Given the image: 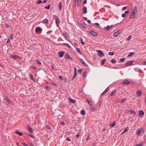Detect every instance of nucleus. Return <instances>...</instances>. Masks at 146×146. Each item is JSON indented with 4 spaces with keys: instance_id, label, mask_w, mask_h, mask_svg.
Instances as JSON below:
<instances>
[{
    "instance_id": "obj_9",
    "label": "nucleus",
    "mask_w": 146,
    "mask_h": 146,
    "mask_svg": "<svg viewBox=\"0 0 146 146\" xmlns=\"http://www.w3.org/2000/svg\"><path fill=\"white\" fill-rule=\"evenodd\" d=\"M42 31V29L39 27L36 28L35 29V31L36 33H38L39 32H40Z\"/></svg>"
},
{
    "instance_id": "obj_43",
    "label": "nucleus",
    "mask_w": 146,
    "mask_h": 146,
    "mask_svg": "<svg viewBox=\"0 0 146 146\" xmlns=\"http://www.w3.org/2000/svg\"><path fill=\"white\" fill-rule=\"evenodd\" d=\"M76 50L77 52H78L79 53H80V54H81V52L80 51V49L79 48H76Z\"/></svg>"
},
{
    "instance_id": "obj_45",
    "label": "nucleus",
    "mask_w": 146,
    "mask_h": 146,
    "mask_svg": "<svg viewBox=\"0 0 146 146\" xmlns=\"http://www.w3.org/2000/svg\"><path fill=\"white\" fill-rule=\"evenodd\" d=\"M6 100L9 104H10L11 103V101L9 99L7 98L6 99Z\"/></svg>"
},
{
    "instance_id": "obj_62",
    "label": "nucleus",
    "mask_w": 146,
    "mask_h": 146,
    "mask_svg": "<svg viewBox=\"0 0 146 146\" xmlns=\"http://www.w3.org/2000/svg\"><path fill=\"white\" fill-rule=\"evenodd\" d=\"M59 78L60 79H61V80H62L63 79V78H62V77L60 76H59Z\"/></svg>"
},
{
    "instance_id": "obj_3",
    "label": "nucleus",
    "mask_w": 146,
    "mask_h": 146,
    "mask_svg": "<svg viewBox=\"0 0 146 146\" xmlns=\"http://www.w3.org/2000/svg\"><path fill=\"white\" fill-rule=\"evenodd\" d=\"M54 18L56 20V24L57 26H58L59 24V20L58 18V17L57 16H55L54 17Z\"/></svg>"
},
{
    "instance_id": "obj_63",
    "label": "nucleus",
    "mask_w": 146,
    "mask_h": 146,
    "mask_svg": "<svg viewBox=\"0 0 146 146\" xmlns=\"http://www.w3.org/2000/svg\"><path fill=\"white\" fill-rule=\"evenodd\" d=\"M11 42L10 41V39L9 38L7 39V42L8 43V42Z\"/></svg>"
},
{
    "instance_id": "obj_60",
    "label": "nucleus",
    "mask_w": 146,
    "mask_h": 146,
    "mask_svg": "<svg viewBox=\"0 0 146 146\" xmlns=\"http://www.w3.org/2000/svg\"><path fill=\"white\" fill-rule=\"evenodd\" d=\"M90 137H89V135H88L86 138V141L89 139H90Z\"/></svg>"
},
{
    "instance_id": "obj_14",
    "label": "nucleus",
    "mask_w": 146,
    "mask_h": 146,
    "mask_svg": "<svg viewBox=\"0 0 146 146\" xmlns=\"http://www.w3.org/2000/svg\"><path fill=\"white\" fill-rule=\"evenodd\" d=\"M86 101L88 103V104L91 106L93 105V103L92 101L87 100Z\"/></svg>"
},
{
    "instance_id": "obj_30",
    "label": "nucleus",
    "mask_w": 146,
    "mask_h": 146,
    "mask_svg": "<svg viewBox=\"0 0 146 146\" xmlns=\"http://www.w3.org/2000/svg\"><path fill=\"white\" fill-rule=\"evenodd\" d=\"M131 35H130L126 39V40H127V41H129L130 39H131Z\"/></svg>"
},
{
    "instance_id": "obj_61",
    "label": "nucleus",
    "mask_w": 146,
    "mask_h": 146,
    "mask_svg": "<svg viewBox=\"0 0 146 146\" xmlns=\"http://www.w3.org/2000/svg\"><path fill=\"white\" fill-rule=\"evenodd\" d=\"M86 2H87V0H85V1H84L83 2V5H84V4H85L86 3Z\"/></svg>"
},
{
    "instance_id": "obj_15",
    "label": "nucleus",
    "mask_w": 146,
    "mask_h": 146,
    "mask_svg": "<svg viewBox=\"0 0 146 146\" xmlns=\"http://www.w3.org/2000/svg\"><path fill=\"white\" fill-rule=\"evenodd\" d=\"M19 57L17 56H16V55L13 56V55H11V56L10 57L11 58H12L15 60H16V58H19Z\"/></svg>"
},
{
    "instance_id": "obj_58",
    "label": "nucleus",
    "mask_w": 146,
    "mask_h": 146,
    "mask_svg": "<svg viewBox=\"0 0 146 146\" xmlns=\"http://www.w3.org/2000/svg\"><path fill=\"white\" fill-rule=\"evenodd\" d=\"M138 72H139L143 73V70H141L140 69L138 70Z\"/></svg>"
},
{
    "instance_id": "obj_4",
    "label": "nucleus",
    "mask_w": 146,
    "mask_h": 146,
    "mask_svg": "<svg viewBox=\"0 0 146 146\" xmlns=\"http://www.w3.org/2000/svg\"><path fill=\"white\" fill-rule=\"evenodd\" d=\"M98 55L100 57H102L104 56V53L102 52L101 50H98Z\"/></svg>"
},
{
    "instance_id": "obj_41",
    "label": "nucleus",
    "mask_w": 146,
    "mask_h": 146,
    "mask_svg": "<svg viewBox=\"0 0 146 146\" xmlns=\"http://www.w3.org/2000/svg\"><path fill=\"white\" fill-rule=\"evenodd\" d=\"M80 40H81V42L82 44L83 45H84L85 44V43L84 42H83L82 39V38H81Z\"/></svg>"
},
{
    "instance_id": "obj_36",
    "label": "nucleus",
    "mask_w": 146,
    "mask_h": 146,
    "mask_svg": "<svg viewBox=\"0 0 146 146\" xmlns=\"http://www.w3.org/2000/svg\"><path fill=\"white\" fill-rule=\"evenodd\" d=\"M118 33H117V32H115L113 34V36H117L118 35Z\"/></svg>"
},
{
    "instance_id": "obj_47",
    "label": "nucleus",
    "mask_w": 146,
    "mask_h": 146,
    "mask_svg": "<svg viewBox=\"0 0 146 146\" xmlns=\"http://www.w3.org/2000/svg\"><path fill=\"white\" fill-rule=\"evenodd\" d=\"M44 22L46 23H47L48 22V21L47 19H45L44 20Z\"/></svg>"
},
{
    "instance_id": "obj_8",
    "label": "nucleus",
    "mask_w": 146,
    "mask_h": 146,
    "mask_svg": "<svg viewBox=\"0 0 146 146\" xmlns=\"http://www.w3.org/2000/svg\"><path fill=\"white\" fill-rule=\"evenodd\" d=\"M64 57L66 59H69L71 60L72 59V58L70 57L68 54L67 53L65 54Z\"/></svg>"
},
{
    "instance_id": "obj_26",
    "label": "nucleus",
    "mask_w": 146,
    "mask_h": 146,
    "mask_svg": "<svg viewBox=\"0 0 146 146\" xmlns=\"http://www.w3.org/2000/svg\"><path fill=\"white\" fill-rule=\"evenodd\" d=\"M81 1V0H77V5L78 7L80 6Z\"/></svg>"
},
{
    "instance_id": "obj_53",
    "label": "nucleus",
    "mask_w": 146,
    "mask_h": 146,
    "mask_svg": "<svg viewBox=\"0 0 146 146\" xmlns=\"http://www.w3.org/2000/svg\"><path fill=\"white\" fill-rule=\"evenodd\" d=\"M36 62H37L38 64H42L41 62H39L38 60H37L36 61Z\"/></svg>"
},
{
    "instance_id": "obj_13",
    "label": "nucleus",
    "mask_w": 146,
    "mask_h": 146,
    "mask_svg": "<svg viewBox=\"0 0 146 146\" xmlns=\"http://www.w3.org/2000/svg\"><path fill=\"white\" fill-rule=\"evenodd\" d=\"M137 7L136 6H135L134 7V11L132 13H134V14H136L137 13Z\"/></svg>"
},
{
    "instance_id": "obj_34",
    "label": "nucleus",
    "mask_w": 146,
    "mask_h": 146,
    "mask_svg": "<svg viewBox=\"0 0 146 146\" xmlns=\"http://www.w3.org/2000/svg\"><path fill=\"white\" fill-rule=\"evenodd\" d=\"M87 75V73L85 72H84V73L83 74V76L84 77H86Z\"/></svg>"
},
{
    "instance_id": "obj_21",
    "label": "nucleus",
    "mask_w": 146,
    "mask_h": 146,
    "mask_svg": "<svg viewBox=\"0 0 146 146\" xmlns=\"http://www.w3.org/2000/svg\"><path fill=\"white\" fill-rule=\"evenodd\" d=\"M80 113L83 115H84L86 114L85 111L84 110H82L80 112Z\"/></svg>"
},
{
    "instance_id": "obj_24",
    "label": "nucleus",
    "mask_w": 146,
    "mask_h": 146,
    "mask_svg": "<svg viewBox=\"0 0 146 146\" xmlns=\"http://www.w3.org/2000/svg\"><path fill=\"white\" fill-rule=\"evenodd\" d=\"M139 115H143L144 114V112L142 110H141L139 111Z\"/></svg>"
},
{
    "instance_id": "obj_29",
    "label": "nucleus",
    "mask_w": 146,
    "mask_h": 146,
    "mask_svg": "<svg viewBox=\"0 0 146 146\" xmlns=\"http://www.w3.org/2000/svg\"><path fill=\"white\" fill-rule=\"evenodd\" d=\"M135 15V14H134V13H132L129 16L130 18L131 19Z\"/></svg>"
},
{
    "instance_id": "obj_40",
    "label": "nucleus",
    "mask_w": 146,
    "mask_h": 146,
    "mask_svg": "<svg viewBox=\"0 0 146 146\" xmlns=\"http://www.w3.org/2000/svg\"><path fill=\"white\" fill-rule=\"evenodd\" d=\"M51 84H53L55 86H56L57 85L52 81H51Z\"/></svg>"
},
{
    "instance_id": "obj_10",
    "label": "nucleus",
    "mask_w": 146,
    "mask_h": 146,
    "mask_svg": "<svg viewBox=\"0 0 146 146\" xmlns=\"http://www.w3.org/2000/svg\"><path fill=\"white\" fill-rule=\"evenodd\" d=\"M109 90V88L108 87L105 90V91L102 93V94H101V95H103L104 94H106L108 91Z\"/></svg>"
},
{
    "instance_id": "obj_49",
    "label": "nucleus",
    "mask_w": 146,
    "mask_h": 146,
    "mask_svg": "<svg viewBox=\"0 0 146 146\" xmlns=\"http://www.w3.org/2000/svg\"><path fill=\"white\" fill-rule=\"evenodd\" d=\"M127 7H123L122 9V10L123 11H124L126 9Z\"/></svg>"
},
{
    "instance_id": "obj_37",
    "label": "nucleus",
    "mask_w": 146,
    "mask_h": 146,
    "mask_svg": "<svg viewBox=\"0 0 146 146\" xmlns=\"http://www.w3.org/2000/svg\"><path fill=\"white\" fill-rule=\"evenodd\" d=\"M111 62L113 63H115L116 62V60L115 59H113L111 60Z\"/></svg>"
},
{
    "instance_id": "obj_46",
    "label": "nucleus",
    "mask_w": 146,
    "mask_h": 146,
    "mask_svg": "<svg viewBox=\"0 0 146 146\" xmlns=\"http://www.w3.org/2000/svg\"><path fill=\"white\" fill-rule=\"evenodd\" d=\"M42 3V1L41 0H38L37 2V3L38 4Z\"/></svg>"
},
{
    "instance_id": "obj_57",
    "label": "nucleus",
    "mask_w": 146,
    "mask_h": 146,
    "mask_svg": "<svg viewBox=\"0 0 146 146\" xmlns=\"http://www.w3.org/2000/svg\"><path fill=\"white\" fill-rule=\"evenodd\" d=\"M129 11L128 10L127 11L125 12V15L128 14L129 13Z\"/></svg>"
},
{
    "instance_id": "obj_52",
    "label": "nucleus",
    "mask_w": 146,
    "mask_h": 146,
    "mask_svg": "<svg viewBox=\"0 0 146 146\" xmlns=\"http://www.w3.org/2000/svg\"><path fill=\"white\" fill-rule=\"evenodd\" d=\"M142 64L143 65H146V61L143 62L142 63Z\"/></svg>"
},
{
    "instance_id": "obj_38",
    "label": "nucleus",
    "mask_w": 146,
    "mask_h": 146,
    "mask_svg": "<svg viewBox=\"0 0 146 146\" xmlns=\"http://www.w3.org/2000/svg\"><path fill=\"white\" fill-rule=\"evenodd\" d=\"M63 45H66L67 46H68L69 48H71V46L69 45V44L67 43H63Z\"/></svg>"
},
{
    "instance_id": "obj_51",
    "label": "nucleus",
    "mask_w": 146,
    "mask_h": 146,
    "mask_svg": "<svg viewBox=\"0 0 146 146\" xmlns=\"http://www.w3.org/2000/svg\"><path fill=\"white\" fill-rule=\"evenodd\" d=\"M76 76L75 75H74L73 78L72 79V81H73L74 79L76 77Z\"/></svg>"
},
{
    "instance_id": "obj_27",
    "label": "nucleus",
    "mask_w": 146,
    "mask_h": 146,
    "mask_svg": "<svg viewBox=\"0 0 146 146\" xmlns=\"http://www.w3.org/2000/svg\"><path fill=\"white\" fill-rule=\"evenodd\" d=\"M115 125V123L114 122L110 124V126L111 127H113Z\"/></svg>"
},
{
    "instance_id": "obj_22",
    "label": "nucleus",
    "mask_w": 146,
    "mask_h": 146,
    "mask_svg": "<svg viewBox=\"0 0 146 146\" xmlns=\"http://www.w3.org/2000/svg\"><path fill=\"white\" fill-rule=\"evenodd\" d=\"M29 76L31 77V79L34 82L35 81V80L33 76L31 74H29Z\"/></svg>"
},
{
    "instance_id": "obj_50",
    "label": "nucleus",
    "mask_w": 146,
    "mask_h": 146,
    "mask_svg": "<svg viewBox=\"0 0 146 146\" xmlns=\"http://www.w3.org/2000/svg\"><path fill=\"white\" fill-rule=\"evenodd\" d=\"M78 72L81 73L82 72V69H79L78 70Z\"/></svg>"
},
{
    "instance_id": "obj_7",
    "label": "nucleus",
    "mask_w": 146,
    "mask_h": 146,
    "mask_svg": "<svg viewBox=\"0 0 146 146\" xmlns=\"http://www.w3.org/2000/svg\"><path fill=\"white\" fill-rule=\"evenodd\" d=\"M142 93V91L141 90H138L136 93V95L137 96L140 97L141 96Z\"/></svg>"
},
{
    "instance_id": "obj_16",
    "label": "nucleus",
    "mask_w": 146,
    "mask_h": 146,
    "mask_svg": "<svg viewBox=\"0 0 146 146\" xmlns=\"http://www.w3.org/2000/svg\"><path fill=\"white\" fill-rule=\"evenodd\" d=\"M69 100L70 103H72L73 104H74L76 102V101L75 100L72 99L70 98H69Z\"/></svg>"
},
{
    "instance_id": "obj_20",
    "label": "nucleus",
    "mask_w": 146,
    "mask_h": 146,
    "mask_svg": "<svg viewBox=\"0 0 146 146\" xmlns=\"http://www.w3.org/2000/svg\"><path fill=\"white\" fill-rule=\"evenodd\" d=\"M58 7L60 11H61L62 8V5L61 2H60L58 5Z\"/></svg>"
},
{
    "instance_id": "obj_54",
    "label": "nucleus",
    "mask_w": 146,
    "mask_h": 146,
    "mask_svg": "<svg viewBox=\"0 0 146 146\" xmlns=\"http://www.w3.org/2000/svg\"><path fill=\"white\" fill-rule=\"evenodd\" d=\"M31 67H32V68H34L35 70H36L37 69V68L35 66H31Z\"/></svg>"
},
{
    "instance_id": "obj_17",
    "label": "nucleus",
    "mask_w": 146,
    "mask_h": 146,
    "mask_svg": "<svg viewBox=\"0 0 146 146\" xmlns=\"http://www.w3.org/2000/svg\"><path fill=\"white\" fill-rule=\"evenodd\" d=\"M80 61L82 62V63L84 64L85 66H88V65L86 64L84 61V60L82 59H80Z\"/></svg>"
},
{
    "instance_id": "obj_35",
    "label": "nucleus",
    "mask_w": 146,
    "mask_h": 146,
    "mask_svg": "<svg viewBox=\"0 0 146 146\" xmlns=\"http://www.w3.org/2000/svg\"><path fill=\"white\" fill-rule=\"evenodd\" d=\"M125 60V58H121L120 59L119 61L121 62H123Z\"/></svg>"
},
{
    "instance_id": "obj_25",
    "label": "nucleus",
    "mask_w": 146,
    "mask_h": 146,
    "mask_svg": "<svg viewBox=\"0 0 146 146\" xmlns=\"http://www.w3.org/2000/svg\"><path fill=\"white\" fill-rule=\"evenodd\" d=\"M129 112L130 113V114L134 113V114H135L136 113V112H135L134 111H133V110H130L129 111Z\"/></svg>"
},
{
    "instance_id": "obj_23",
    "label": "nucleus",
    "mask_w": 146,
    "mask_h": 146,
    "mask_svg": "<svg viewBox=\"0 0 146 146\" xmlns=\"http://www.w3.org/2000/svg\"><path fill=\"white\" fill-rule=\"evenodd\" d=\"M135 53L134 52H130L128 54V56L130 57L133 56L135 54Z\"/></svg>"
},
{
    "instance_id": "obj_11",
    "label": "nucleus",
    "mask_w": 146,
    "mask_h": 146,
    "mask_svg": "<svg viewBox=\"0 0 146 146\" xmlns=\"http://www.w3.org/2000/svg\"><path fill=\"white\" fill-rule=\"evenodd\" d=\"M130 84V82L128 80H125L122 83V84L123 85L124 84Z\"/></svg>"
},
{
    "instance_id": "obj_55",
    "label": "nucleus",
    "mask_w": 146,
    "mask_h": 146,
    "mask_svg": "<svg viewBox=\"0 0 146 146\" xmlns=\"http://www.w3.org/2000/svg\"><path fill=\"white\" fill-rule=\"evenodd\" d=\"M66 140H67V141H71V140L68 137L67 138Z\"/></svg>"
},
{
    "instance_id": "obj_48",
    "label": "nucleus",
    "mask_w": 146,
    "mask_h": 146,
    "mask_svg": "<svg viewBox=\"0 0 146 146\" xmlns=\"http://www.w3.org/2000/svg\"><path fill=\"white\" fill-rule=\"evenodd\" d=\"M10 37L11 39H13L14 38V37L13 35H11V36H10Z\"/></svg>"
},
{
    "instance_id": "obj_2",
    "label": "nucleus",
    "mask_w": 146,
    "mask_h": 146,
    "mask_svg": "<svg viewBox=\"0 0 146 146\" xmlns=\"http://www.w3.org/2000/svg\"><path fill=\"white\" fill-rule=\"evenodd\" d=\"M133 62V60H131L130 61H128L125 63V66H131L132 65Z\"/></svg>"
},
{
    "instance_id": "obj_28",
    "label": "nucleus",
    "mask_w": 146,
    "mask_h": 146,
    "mask_svg": "<svg viewBox=\"0 0 146 146\" xmlns=\"http://www.w3.org/2000/svg\"><path fill=\"white\" fill-rule=\"evenodd\" d=\"M15 133L18 134L20 136H22L23 135V134L22 133L19 131H16L15 132Z\"/></svg>"
},
{
    "instance_id": "obj_18",
    "label": "nucleus",
    "mask_w": 146,
    "mask_h": 146,
    "mask_svg": "<svg viewBox=\"0 0 146 146\" xmlns=\"http://www.w3.org/2000/svg\"><path fill=\"white\" fill-rule=\"evenodd\" d=\"M116 92V91L115 90H114L113 92H111L110 94H109V96H111L113 95H114L115 94Z\"/></svg>"
},
{
    "instance_id": "obj_5",
    "label": "nucleus",
    "mask_w": 146,
    "mask_h": 146,
    "mask_svg": "<svg viewBox=\"0 0 146 146\" xmlns=\"http://www.w3.org/2000/svg\"><path fill=\"white\" fill-rule=\"evenodd\" d=\"M90 33L94 36H98V35L97 33L92 31H90Z\"/></svg>"
},
{
    "instance_id": "obj_42",
    "label": "nucleus",
    "mask_w": 146,
    "mask_h": 146,
    "mask_svg": "<svg viewBox=\"0 0 146 146\" xmlns=\"http://www.w3.org/2000/svg\"><path fill=\"white\" fill-rule=\"evenodd\" d=\"M50 5H48V6L46 7H44L45 9H50Z\"/></svg>"
},
{
    "instance_id": "obj_12",
    "label": "nucleus",
    "mask_w": 146,
    "mask_h": 146,
    "mask_svg": "<svg viewBox=\"0 0 146 146\" xmlns=\"http://www.w3.org/2000/svg\"><path fill=\"white\" fill-rule=\"evenodd\" d=\"M87 8L86 7L84 6V7L83 9V10L84 11H83L82 13L83 14H86L87 12Z\"/></svg>"
},
{
    "instance_id": "obj_32",
    "label": "nucleus",
    "mask_w": 146,
    "mask_h": 146,
    "mask_svg": "<svg viewBox=\"0 0 146 146\" xmlns=\"http://www.w3.org/2000/svg\"><path fill=\"white\" fill-rule=\"evenodd\" d=\"M129 131V129L127 127L125 128L123 133Z\"/></svg>"
},
{
    "instance_id": "obj_1",
    "label": "nucleus",
    "mask_w": 146,
    "mask_h": 146,
    "mask_svg": "<svg viewBox=\"0 0 146 146\" xmlns=\"http://www.w3.org/2000/svg\"><path fill=\"white\" fill-rule=\"evenodd\" d=\"M144 130H143V129L142 128H140V129L137 130V134L138 135H142V134L144 132Z\"/></svg>"
},
{
    "instance_id": "obj_44",
    "label": "nucleus",
    "mask_w": 146,
    "mask_h": 146,
    "mask_svg": "<svg viewBox=\"0 0 146 146\" xmlns=\"http://www.w3.org/2000/svg\"><path fill=\"white\" fill-rule=\"evenodd\" d=\"M126 100V98H123L122 99V101L121 102V103H123Z\"/></svg>"
},
{
    "instance_id": "obj_59",
    "label": "nucleus",
    "mask_w": 146,
    "mask_h": 146,
    "mask_svg": "<svg viewBox=\"0 0 146 146\" xmlns=\"http://www.w3.org/2000/svg\"><path fill=\"white\" fill-rule=\"evenodd\" d=\"M23 144L24 146H28L25 143H23Z\"/></svg>"
},
{
    "instance_id": "obj_64",
    "label": "nucleus",
    "mask_w": 146,
    "mask_h": 146,
    "mask_svg": "<svg viewBox=\"0 0 146 146\" xmlns=\"http://www.w3.org/2000/svg\"><path fill=\"white\" fill-rule=\"evenodd\" d=\"M135 146H142V145H141L137 144L135 145Z\"/></svg>"
},
{
    "instance_id": "obj_56",
    "label": "nucleus",
    "mask_w": 146,
    "mask_h": 146,
    "mask_svg": "<svg viewBox=\"0 0 146 146\" xmlns=\"http://www.w3.org/2000/svg\"><path fill=\"white\" fill-rule=\"evenodd\" d=\"M126 16V15L125 14H123L122 15V17H125Z\"/></svg>"
},
{
    "instance_id": "obj_31",
    "label": "nucleus",
    "mask_w": 146,
    "mask_h": 146,
    "mask_svg": "<svg viewBox=\"0 0 146 146\" xmlns=\"http://www.w3.org/2000/svg\"><path fill=\"white\" fill-rule=\"evenodd\" d=\"M115 52H109L108 53L109 55L110 56H113Z\"/></svg>"
},
{
    "instance_id": "obj_39",
    "label": "nucleus",
    "mask_w": 146,
    "mask_h": 146,
    "mask_svg": "<svg viewBox=\"0 0 146 146\" xmlns=\"http://www.w3.org/2000/svg\"><path fill=\"white\" fill-rule=\"evenodd\" d=\"M106 61V60L105 59L102 60V62L101 64V65L104 64Z\"/></svg>"
},
{
    "instance_id": "obj_19",
    "label": "nucleus",
    "mask_w": 146,
    "mask_h": 146,
    "mask_svg": "<svg viewBox=\"0 0 146 146\" xmlns=\"http://www.w3.org/2000/svg\"><path fill=\"white\" fill-rule=\"evenodd\" d=\"M28 130L29 132H30L31 133H32L33 131V129L29 126H28Z\"/></svg>"
},
{
    "instance_id": "obj_6",
    "label": "nucleus",
    "mask_w": 146,
    "mask_h": 146,
    "mask_svg": "<svg viewBox=\"0 0 146 146\" xmlns=\"http://www.w3.org/2000/svg\"><path fill=\"white\" fill-rule=\"evenodd\" d=\"M65 53L64 51H62V52H58V54H59V56L60 57L62 58V57Z\"/></svg>"
},
{
    "instance_id": "obj_33",
    "label": "nucleus",
    "mask_w": 146,
    "mask_h": 146,
    "mask_svg": "<svg viewBox=\"0 0 146 146\" xmlns=\"http://www.w3.org/2000/svg\"><path fill=\"white\" fill-rule=\"evenodd\" d=\"M110 28V27L109 25H108L106 27H104V28L105 29L107 30H108Z\"/></svg>"
}]
</instances>
